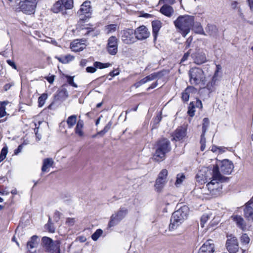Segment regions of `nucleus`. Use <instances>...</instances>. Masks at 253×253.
Instances as JSON below:
<instances>
[{
    "instance_id": "obj_37",
    "label": "nucleus",
    "mask_w": 253,
    "mask_h": 253,
    "mask_svg": "<svg viewBox=\"0 0 253 253\" xmlns=\"http://www.w3.org/2000/svg\"><path fill=\"white\" fill-rule=\"evenodd\" d=\"M65 9H70L73 7V0H60Z\"/></svg>"
},
{
    "instance_id": "obj_46",
    "label": "nucleus",
    "mask_w": 253,
    "mask_h": 253,
    "mask_svg": "<svg viewBox=\"0 0 253 253\" xmlns=\"http://www.w3.org/2000/svg\"><path fill=\"white\" fill-rule=\"evenodd\" d=\"M8 152V148L7 146L3 147L1 150L0 154V162H2L6 158Z\"/></svg>"
},
{
    "instance_id": "obj_16",
    "label": "nucleus",
    "mask_w": 253,
    "mask_h": 253,
    "mask_svg": "<svg viewBox=\"0 0 253 253\" xmlns=\"http://www.w3.org/2000/svg\"><path fill=\"white\" fill-rule=\"evenodd\" d=\"M186 135V129L182 126L178 127L175 130L172 140L180 141L182 140Z\"/></svg>"
},
{
    "instance_id": "obj_22",
    "label": "nucleus",
    "mask_w": 253,
    "mask_h": 253,
    "mask_svg": "<svg viewBox=\"0 0 253 253\" xmlns=\"http://www.w3.org/2000/svg\"><path fill=\"white\" fill-rule=\"evenodd\" d=\"M206 32L211 36L216 37L218 34V28L212 24H208L206 28Z\"/></svg>"
},
{
    "instance_id": "obj_47",
    "label": "nucleus",
    "mask_w": 253,
    "mask_h": 253,
    "mask_svg": "<svg viewBox=\"0 0 253 253\" xmlns=\"http://www.w3.org/2000/svg\"><path fill=\"white\" fill-rule=\"evenodd\" d=\"M205 134L202 133L201 135L200 144H201V150L203 151L206 148V139L205 138Z\"/></svg>"
},
{
    "instance_id": "obj_13",
    "label": "nucleus",
    "mask_w": 253,
    "mask_h": 253,
    "mask_svg": "<svg viewBox=\"0 0 253 253\" xmlns=\"http://www.w3.org/2000/svg\"><path fill=\"white\" fill-rule=\"evenodd\" d=\"M136 39L143 40L146 39L150 36V32L148 29L144 25L140 26L134 30Z\"/></svg>"
},
{
    "instance_id": "obj_18",
    "label": "nucleus",
    "mask_w": 253,
    "mask_h": 253,
    "mask_svg": "<svg viewBox=\"0 0 253 253\" xmlns=\"http://www.w3.org/2000/svg\"><path fill=\"white\" fill-rule=\"evenodd\" d=\"M160 12L165 16L170 17L174 13V9L169 5L165 4L161 7Z\"/></svg>"
},
{
    "instance_id": "obj_35",
    "label": "nucleus",
    "mask_w": 253,
    "mask_h": 253,
    "mask_svg": "<svg viewBox=\"0 0 253 253\" xmlns=\"http://www.w3.org/2000/svg\"><path fill=\"white\" fill-rule=\"evenodd\" d=\"M74 58V57L68 54L62 57L58 58V60L63 64H67L70 61H72Z\"/></svg>"
},
{
    "instance_id": "obj_25",
    "label": "nucleus",
    "mask_w": 253,
    "mask_h": 253,
    "mask_svg": "<svg viewBox=\"0 0 253 253\" xmlns=\"http://www.w3.org/2000/svg\"><path fill=\"white\" fill-rule=\"evenodd\" d=\"M65 9V7L60 0L56 2L51 8V11L55 13H58Z\"/></svg>"
},
{
    "instance_id": "obj_9",
    "label": "nucleus",
    "mask_w": 253,
    "mask_h": 253,
    "mask_svg": "<svg viewBox=\"0 0 253 253\" xmlns=\"http://www.w3.org/2000/svg\"><path fill=\"white\" fill-rule=\"evenodd\" d=\"M78 14L81 20L86 21L89 18L91 14V7L90 1H85L83 2L78 11Z\"/></svg>"
},
{
    "instance_id": "obj_14",
    "label": "nucleus",
    "mask_w": 253,
    "mask_h": 253,
    "mask_svg": "<svg viewBox=\"0 0 253 253\" xmlns=\"http://www.w3.org/2000/svg\"><path fill=\"white\" fill-rule=\"evenodd\" d=\"M214 245L212 240H207L200 248L199 253H213Z\"/></svg>"
},
{
    "instance_id": "obj_56",
    "label": "nucleus",
    "mask_w": 253,
    "mask_h": 253,
    "mask_svg": "<svg viewBox=\"0 0 253 253\" xmlns=\"http://www.w3.org/2000/svg\"><path fill=\"white\" fill-rule=\"evenodd\" d=\"M6 62L9 66L12 67L13 69H17V66L13 61L11 60H7Z\"/></svg>"
},
{
    "instance_id": "obj_26",
    "label": "nucleus",
    "mask_w": 253,
    "mask_h": 253,
    "mask_svg": "<svg viewBox=\"0 0 253 253\" xmlns=\"http://www.w3.org/2000/svg\"><path fill=\"white\" fill-rule=\"evenodd\" d=\"M194 63L198 65H201L206 62V57L204 53H200L195 55L194 59Z\"/></svg>"
},
{
    "instance_id": "obj_28",
    "label": "nucleus",
    "mask_w": 253,
    "mask_h": 253,
    "mask_svg": "<svg viewBox=\"0 0 253 253\" xmlns=\"http://www.w3.org/2000/svg\"><path fill=\"white\" fill-rule=\"evenodd\" d=\"M82 34L84 36H88L91 37L96 36L98 34H95L94 29L92 28L87 27L81 29Z\"/></svg>"
},
{
    "instance_id": "obj_48",
    "label": "nucleus",
    "mask_w": 253,
    "mask_h": 253,
    "mask_svg": "<svg viewBox=\"0 0 253 253\" xmlns=\"http://www.w3.org/2000/svg\"><path fill=\"white\" fill-rule=\"evenodd\" d=\"M184 179L185 175L184 174H178L177 175L176 180L175 181V184L178 186V185L180 184Z\"/></svg>"
},
{
    "instance_id": "obj_21",
    "label": "nucleus",
    "mask_w": 253,
    "mask_h": 253,
    "mask_svg": "<svg viewBox=\"0 0 253 253\" xmlns=\"http://www.w3.org/2000/svg\"><path fill=\"white\" fill-rule=\"evenodd\" d=\"M68 96V91L66 89H62L57 91L54 96V99L55 101H64Z\"/></svg>"
},
{
    "instance_id": "obj_58",
    "label": "nucleus",
    "mask_w": 253,
    "mask_h": 253,
    "mask_svg": "<svg viewBox=\"0 0 253 253\" xmlns=\"http://www.w3.org/2000/svg\"><path fill=\"white\" fill-rule=\"evenodd\" d=\"M194 102L195 107H196L197 108H202V103L201 100L199 99H197L196 101Z\"/></svg>"
},
{
    "instance_id": "obj_52",
    "label": "nucleus",
    "mask_w": 253,
    "mask_h": 253,
    "mask_svg": "<svg viewBox=\"0 0 253 253\" xmlns=\"http://www.w3.org/2000/svg\"><path fill=\"white\" fill-rule=\"evenodd\" d=\"M209 218V216L207 214H204L201 218V225L202 227H204V224L206 223Z\"/></svg>"
},
{
    "instance_id": "obj_4",
    "label": "nucleus",
    "mask_w": 253,
    "mask_h": 253,
    "mask_svg": "<svg viewBox=\"0 0 253 253\" xmlns=\"http://www.w3.org/2000/svg\"><path fill=\"white\" fill-rule=\"evenodd\" d=\"M171 150L170 143L167 138H162L157 142V148L153 156L156 162H161L165 160L166 154Z\"/></svg>"
},
{
    "instance_id": "obj_51",
    "label": "nucleus",
    "mask_w": 253,
    "mask_h": 253,
    "mask_svg": "<svg viewBox=\"0 0 253 253\" xmlns=\"http://www.w3.org/2000/svg\"><path fill=\"white\" fill-rule=\"evenodd\" d=\"M250 238L247 234H244L241 237V241L242 243L247 244L250 242Z\"/></svg>"
},
{
    "instance_id": "obj_44",
    "label": "nucleus",
    "mask_w": 253,
    "mask_h": 253,
    "mask_svg": "<svg viewBox=\"0 0 253 253\" xmlns=\"http://www.w3.org/2000/svg\"><path fill=\"white\" fill-rule=\"evenodd\" d=\"M168 170L166 169H163L159 173L157 178L162 180L167 181V177L168 175Z\"/></svg>"
},
{
    "instance_id": "obj_2",
    "label": "nucleus",
    "mask_w": 253,
    "mask_h": 253,
    "mask_svg": "<svg viewBox=\"0 0 253 253\" xmlns=\"http://www.w3.org/2000/svg\"><path fill=\"white\" fill-rule=\"evenodd\" d=\"M194 22L193 16L185 15L179 16L174 21V24L183 37H185L190 31Z\"/></svg>"
},
{
    "instance_id": "obj_20",
    "label": "nucleus",
    "mask_w": 253,
    "mask_h": 253,
    "mask_svg": "<svg viewBox=\"0 0 253 253\" xmlns=\"http://www.w3.org/2000/svg\"><path fill=\"white\" fill-rule=\"evenodd\" d=\"M70 47L72 51L77 52L83 50L85 48L86 45L76 40L71 43Z\"/></svg>"
},
{
    "instance_id": "obj_39",
    "label": "nucleus",
    "mask_w": 253,
    "mask_h": 253,
    "mask_svg": "<svg viewBox=\"0 0 253 253\" xmlns=\"http://www.w3.org/2000/svg\"><path fill=\"white\" fill-rule=\"evenodd\" d=\"M8 101H3L1 102L0 107V118L4 117L6 115L5 105L8 104Z\"/></svg>"
},
{
    "instance_id": "obj_23",
    "label": "nucleus",
    "mask_w": 253,
    "mask_h": 253,
    "mask_svg": "<svg viewBox=\"0 0 253 253\" xmlns=\"http://www.w3.org/2000/svg\"><path fill=\"white\" fill-rule=\"evenodd\" d=\"M245 217L249 220L253 221V206H245L244 209Z\"/></svg>"
},
{
    "instance_id": "obj_5",
    "label": "nucleus",
    "mask_w": 253,
    "mask_h": 253,
    "mask_svg": "<svg viewBox=\"0 0 253 253\" xmlns=\"http://www.w3.org/2000/svg\"><path fill=\"white\" fill-rule=\"evenodd\" d=\"M188 75L191 84L194 85L206 84V77L202 69L198 67L192 68L189 71Z\"/></svg>"
},
{
    "instance_id": "obj_63",
    "label": "nucleus",
    "mask_w": 253,
    "mask_h": 253,
    "mask_svg": "<svg viewBox=\"0 0 253 253\" xmlns=\"http://www.w3.org/2000/svg\"><path fill=\"white\" fill-rule=\"evenodd\" d=\"M119 74V72H118L117 70H113L110 72L109 75L111 77H115V76H117Z\"/></svg>"
},
{
    "instance_id": "obj_42",
    "label": "nucleus",
    "mask_w": 253,
    "mask_h": 253,
    "mask_svg": "<svg viewBox=\"0 0 253 253\" xmlns=\"http://www.w3.org/2000/svg\"><path fill=\"white\" fill-rule=\"evenodd\" d=\"M210 124L209 119L208 118H204L202 124V133H206Z\"/></svg>"
},
{
    "instance_id": "obj_11",
    "label": "nucleus",
    "mask_w": 253,
    "mask_h": 253,
    "mask_svg": "<svg viewBox=\"0 0 253 253\" xmlns=\"http://www.w3.org/2000/svg\"><path fill=\"white\" fill-rule=\"evenodd\" d=\"M226 243L227 250L230 253H236L239 250V244L237 239L232 235L227 236Z\"/></svg>"
},
{
    "instance_id": "obj_30",
    "label": "nucleus",
    "mask_w": 253,
    "mask_h": 253,
    "mask_svg": "<svg viewBox=\"0 0 253 253\" xmlns=\"http://www.w3.org/2000/svg\"><path fill=\"white\" fill-rule=\"evenodd\" d=\"M220 77V75L219 76L218 74H214L211 82L207 84V86L209 90H212L213 87L216 84V82L219 80L218 77Z\"/></svg>"
},
{
    "instance_id": "obj_1",
    "label": "nucleus",
    "mask_w": 253,
    "mask_h": 253,
    "mask_svg": "<svg viewBox=\"0 0 253 253\" xmlns=\"http://www.w3.org/2000/svg\"><path fill=\"white\" fill-rule=\"evenodd\" d=\"M234 165L233 163L227 159H224L219 162V164L214 166L211 171L208 170L205 174V178L211 180L207 184L208 189L213 191L217 188L218 183L227 181L229 178L222 176L221 172L224 174H230L233 171Z\"/></svg>"
},
{
    "instance_id": "obj_36",
    "label": "nucleus",
    "mask_w": 253,
    "mask_h": 253,
    "mask_svg": "<svg viewBox=\"0 0 253 253\" xmlns=\"http://www.w3.org/2000/svg\"><path fill=\"white\" fill-rule=\"evenodd\" d=\"M163 76V74L162 72H159L157 73H153L149 76H147L148 82L153 81L157 78H161Z\"/></svg>"
},
{
    "instance_id": "obj_59",
    "label": "nucleus",
    "mask_w": 253,
    "mask_h": 253,
    "mask_svg": "<svg viewBox=\"0 0 253 253\" xmlns=\"http://www.w3.org/2000/svg\"><path fill=\"white\" fill-rule=\"evenodd\" d=\"M161 114L158 115L154 119V122L156 124H158L162 120Z\"/></svg>"
},
{
    "instance_id": "obj_7",
    "label": "nucleus",
    "mask_w": 253,
    "mask_h": 253,
    "mask_svg": "<svg viewBox=\"0 0 253 253\" xmlns=\"http://www.w3.org/2000/svg\"><path fill=\"white\" fill-rule=\"evenodd\" d=\"M39 0H20L19 8L20 10L26 14L35 13Z\"/></svg>"
},
{
    "instance_id": "obj_45",
    "label": "nucleus",
    "mask_w": 253,
    "mask_h": 253,
    "mask_svg": "<svg viewBox=\"0 0 253 253\" xmlns=\"http://www.w3.org/2000/svg\"><path fill=\"white\" fill-rule=\"evenodd\" d=\"M102 233L103 231L101 229L96 230V231L91 235L92 239L94 241H97Z\"/></svg>"
},
{
    "instance_id": "obj_40",
    "label": "nucleus",
    "mask_w": 253,
    "mask_h": 253,
    "mask_svg": "<svg viewBox=\"0 0 253 253\" xmlns=\"http://www.w3.org/2000/svg\"><path fill=\"white\" fill-rule=\"evenodd\" d=\"M47 98V94L45 93H42L38 98L39 107H41L43 106Z\"/></svg>"
},
{
    "instance_id": "obj_10",
    "label": "nucleus",
    "mask_w": 253,
    "mask_h": 253,
    "mask_svg": "<svg viewBox=\"0 0 253 253\" xmlns=\"http://www.w3.org/2000/svg\"><path fill=\"white\" fill-rule=\"evenodd\" d=\"M121 40L127 44L134 43L136 41L134 30L132 29H126L121 32Z\"/></svg>"
},
{
    "instance_id": "obj_19",
    "label": "nucleus",
    "mask_w": 253,
    "mask_h": 253,
    "mask_svg": "<svg viewBox=\"0 0 253 253\" xmlns=\"http://www.w3.org/2000/svg\"><path fill=\"white\" fill-rule=\"evenodd\" d=\"M162 22L159 20L153 21L152 22V34L154 37V41H156L160 28L162 27Z\"/></svg>"
},
{
    "instance_id": "obj_60",
    "label": "nucleus",
    "mask_w": 253,
    "mask_h": 253,
    "mask_svg": "<svg viewBox=\"0 0 253 253\" xmlns=\"http://www.w3.org/2000/svg\"><path fill=\"white\" fill-rule=\"evenodd\" d=\"M14 85V84L11 83H8V84H5L4 86H3V88L5 90V91H7L8 90V89H9L10 88V87L13 86Z\"/></svg>"
},
{
    "instance_id": "obj_6",
    "label": "nucleus",
    "mask_w": 253,
    "mask_h": 253,
    "mask_svg": "<svg viewBox=\"0 0 253 253\" xmlns=\"http://www.w3.org/2000/svg\"><path fill=\"white\" fill-rule=\"evenodd\" d=\"M42 245L45 252L49 253H60V242L53 241L50 238L44 236L42 239Z\"/></svg>"
},
{
    "instance_id": "obj_15",
    "label": "nucleus",
    "mask_w": 253,
    "mask_h": 253,
    "mask_svg": "<svg viewBox=\"0 0 253 253\" xmlns=\"http://www.w3.org/2000/svg\"><path fill=\"white\" fill-rule=\"evenodd\" d=\"M40 241V239L37 235H34L30 238L27 244V248L30 253H38L36 251H33V250L37 248Z\"/></svg>"
},
{
    "instance_id": "obj_3",
    "label": "nucleus",
    "mask_w": 253,
    "mask_h": 253,
    "mask_svg": "<svg viewBox=\"0 0 253 253\" xmlns=\"http://www.w3.org/2000/svg\"><path fill=\"white\" fill-rule=\"evenodd\" d=\"M189 208L183 205L175 211L172 214L170 223L169 225V230L176 229L187 217L189 213Z\"/></svg>"
},
{
    "instance_id": "obj_34",
    "label": "nucleus",
    "mask_w": 253,
    "mask_h": 253,
    "mask_svg": "<svg viewBox=\"0 0 253 253\" xmlns=\"http://www.w3.org/2000/svg\"><path fill=\"white\" fill-rule=\"evenodd\" d=\"M77 116L75 115H72L68 117L67 120V124L69 128H72L76 123Z\"/></svg>"
},
{
    "instance_id": "obj_33",
    "label": "nucleus",
    "mask_w": 253,
    "mask_h": 253,
    "mask_svg": "<svg viewBox=\"0 0 253 253\" xmlns=\"http://www.w3.org/2000/svg\"><path fill=\"white\" fill-rule=\"evenodd\" d=\"M193 86H188L185 90L182 93L181 98L184 101H187L189 98V92L190 90L193 89Z\"/></svg>"
},
{
    "instance_id": "obj_31",
    "label": "nucleus",
    "mask_w": 253,
    "mask_h": 253,
    "mask_svg": "<svg viewBox=\"0 0 253 253\" xmlns=\"http://www.w3.org/2000/svg\"><path fill=\"white\" fill-rule=\"evenodd\" d=\"M83 126L84 121L81 120H79L75 128V131L76 133L80 136H82L84 135V133L82 131V128Z\"/></svg>"
},
{
    "instance_id": "obj_12",
    "label": "nucleus",
    "mask_w": 253,
    "mask_h": 253,
    "mask_svg": "<svg viewBox=\"0 0 253 253\" xmlns=\"http://www.w3.org/2000/svg\"><path fill=\"white\" fill-rule=\"evenodd\" d=\"M118 40L115 36H111L107 40V51L111 55H115L118 52Z\"/></svg>"
},
{
    "instance_id": "obj_55",
    "label": "nucleus",
    "mask_w": 253,
    "mask_h": 253,
    "mask_svg": "<svg viewBox=\"0 0 253 253\" xmlns=\"http://www.w3.org/2000/svg\"><path fill=\"white\" fill-rule=\"evenodd\" d=\"M175 2V0H160L159 4L166 3L167 4H172Z\"/></svg>"
},
{
    "instance_id": "obj_8",
    "label": "nucleus",
    "mask_w": 253,
    "mask_h": 253,
    "mask_svg": "<svg viewBox=\"0 0 253 253\" xmlns=\"http://www.w3.org/2000/svg\"><path fill=\"white\" fill-rule=\"evenodd\" d=\"M128 213L127 209L125 207H121L119 210L110 217L108 227H112L118 224L123 220Z\"/></svg>"
},
{
    "instance_id": "obj_24",
    "label": "nucleus",
    "mask_w": 253,
    "mask_h": 253,
    "mask_svg": "<svg viewBox=\"0 0 253 253\" xmlns=\"http://www.w3.org/2000/svg\"><path fill=\"white\" fill-rule=\"evenodd\" d=\"M53 161L51 158H46L43 160L42 171V172H47V169L51 167L53 164Z\"/></svg>"
},
{
    "instance_id": "obj_43",
    "label": "nucleus",
    "mask_w": 253,
    "mask_h": 253,
    "mask_svg": "<svg viewBox=\"0 0 253 253\" xmlns=\"http://www.w3.org/2000/svg\"><path fill=\"white\" fill-rule=\"evenodd\" d=\"M194 109H195L194 102L193 101L191 102L189 104V106L188 107V110L187 111V113H188V115L191 117H193L195 115V110Z\"/></svg>"
},
{
    "instance_id": "obj_29",
    "label": "nucleus",
    "mask_w": 253,
    "mask_h": 253,
    "mask_svg": "<svg viewBox=\"0 0 253 253\" xmlns=\"http://www.w3.org/2000/svg\"><path fill=\"white\" fill-rule=\"evenodd\" d=\"M105 31L108 35L114 33L119 29V26L116 24H112L105 26Z\"/></svg>"
},
{
    "instance_id": "obj_17",
    "label": "nucleus",
    "mask_w": 253,
    "mask_h": 253,
    "mask_svg": "<svg viewBox=\"0 0 253 253\" xmlns=\"http://www.w3.org/2000/svg\"><path fill=\"white\" fill-rule=\"evenodd\" d=\"M237 227L243 231L246 229V224L243 218L238 215H233L231 217Z\"/></svg>"
},
{
    "instance_id": "obj_32",
    "label": "nucleus",
    "mask_w": 253,
    "mask_h": 253,
    "mask_svg": "<svg viewBox=\"0 0 253 253\" xmlns=\"http://www.w3.org/2000/svg\"><path fill=\"white\" fill-rule=\"evenodd\" d=\"M166 183L167 181L157 178L155 184V187L157 191L161 192Z\"/></svg>"
},
{
    "instance_id": "obj_54",
    "label": "nucleus",
    "mask_w": 253,
    "mask_h": 253,
    "mask_svg": "<svg viewBox=\"0 0 253 253\" xmlns=\"http://www.w3.org/2000/svg\"><path fill=\"white\" fill-rule=\"evenodd\" d=\"M61 213L58 211H56L53 215L54 220L57 222L59 221Z\"/></svg>"
},
{
    "instance_id": "obj_49",
    "label": "nucleus",
    "mask_w": 253,
    "mask_h": 253,
    "mask_svg": "<svg viewBox=\"0 0 253 253\" xmlns=\"http://www.w3.org/2000/svg\"><path fill=\"white\" fill-rule=\"evenodd\" d=\"M46 226L49 232L54 233L55 231V228L53 226V224L51 222V218L49 217L48 223L46 224Z\"/></svg>"
},
{
    "instance_id": "obj_27",
    "label": "nucleus",
    "mask_w": 253,
    "mask_h": 253,
    "mask_svg": "<svg viewBox=\"0 0 253 253\" xmlns=\"http://www.w3.org/2000/svg\"><path fill=\"white\" fill-rule=\"evenodd\" d=\"M193 27V30L195 32V33L201 35H206L205 34L204 29L203 28L202 26L201 25V23L199 22H194L193 25L192 26Z\"/></svg>"
},
{
    "instance_id": "obj_62",
    "label": "nucleus",
    "mask_w": 253,
    "mask_h": 253,
    "mask_svg": "<svg viewBox=\"0 0 253 253\" xmlns=\"http://www.w3.org/2000/svg\"><path fill=\"white\" fill-rule=\"evenodd\" d=\"M189 53L188 52L185 53L181 59V62H183L185 61H186L188 59V57H189Z\"/></svg>"
},
{
    "instance_id": "obj_57",
    "label": "nucleus",
    "mask_w": 253,
    "mask_h": 253,
    "mask_svg": "<svg viewBox=\"0 0 253 253\" xmlns=\"http://www.w3.org/2000/svg\"><path fill=\"white\" fill-rule=\"evenodd\" d=\"M86 71L88 73H93L96 71V69L95 67H87Z\"/></svg>"
},
{
    "instance_id": "obj_50",
    "label": "nucleus",
    "mask_w": 253,
    "mask_h": 253,
    "mask_svg": "<svg viewBox=\"0 0 253 253\" xmlns=\"http://www.w3.org/2000/svg\"><path fill=\"white\" fill-rule=\"evenodd\" d=\"M66 78L67 79L68 83L71 86H74L75 87H77L78 85L76 84H75L74 82V77L70 76L67 75Z\"/></svg>"
},
{
    "instance_id": "obj_53",
    "label": "nucleus",
    "mask_w": 253,
    "mask_h": 253,
    "mask_svg": "<svg viewBox=\"0 0 253 253\" xmlns=\"http://www.w3.org/2000/svg\"><path fill=\"white\" fill-rule=\"evenodd\" d=\"M75 219L74 218H67L66 221V224L69 226H72L75 223Z\"/></svg>"
},
{
    "instance_id": "obj_64",
    "label": "nucleus",
    "mask_w": 253,
    "mask_h": 253,
    "mask_svg": "<svg viewBox=\"0 0 253 253\" xmlns=\"http://www.w3.org/2000/svg\"><path fill=\"white\" fill-rule=\"evenodd\" d=\"M22 148H23V146L22 144L19 145L18 148L16 150H15L14 154L15 155H17L19 153H20L21 151Z\"/></svg>"
},
{
    "instance_id": "obj_41",
    "label": "nucleus",
    "mask_w": 253,
    "mask_h": 253,
    "mask_svg": "<svg viewBox=\"0 0 253 253\" xmlns=\"http://www.w3.org/2000/svg\"><path fill=\"white\" fill-rule=\"evenodd\" d=\"M112 123L111 121L108 122L104 128L101 131L97 132L98 135L103 136L106 132H107L111 128Z\"/></svg>"
},
{
    "instance_id": "obj_61",
    "label": "nucleus",
    "mask_w": 253,
    "mask_h": 253,
    "mask_svg": "<svg viewBox=\"0 0 253 253\" xmlns=\"http://www.w3.org/2000/svg\"><path fill=\"white\" fill-rule=\"evenodd\" d=\"M192 40H193V39L191 37H190L189 38H188V39L187 40V41L185 42L186 48H188L190 46V44L191 42H192Z\"/></svg>"
},
{
    "instance_id": "obj_38",
    "label": "nucleus",
    "mask_w": 253,
    "mask_h": 253,
    "mask_svg": "<svg viewBox=\"0 0 253 253\" xmlns=\"http://www.w3.org/2000/svg\"><path fill=\"white\" fill-rule=\"evenodd\" d=\"M111 66V64L109 63H102L100 62L96 61L94 63V66L96 68L98 69H104L106 68Z\"/></svg>"
}]
</instances>
